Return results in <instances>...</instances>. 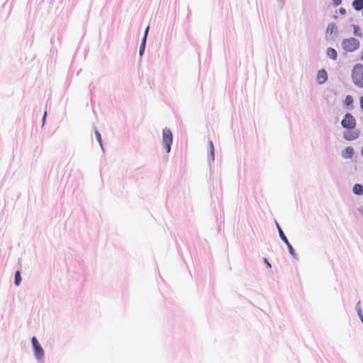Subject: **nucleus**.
<instances>
[{"label":"nucleus","instance_id":"13","mask_svg":"<svg viewBox=\"0 0 363 363\" xmlns=\"http://www.w3.org/2000/svg\"><path fill=\"white\" fill-rule=\"evenodd\" d=\"M353 192L357 195L363 194V186L359 184H356L353 186Z\"/></svg>","mask_w":363,"mask_h":363},{"label":"nucleus","instance_id":"7","mask_svg":"<svg viewBox=\"0 0 363 363\" xmlns=\"http://www.w3.org/2000/svg\"><path fill=\"white\" fill-rule=\"evenodd\" d=\"M328 79V74L325 69H320L317 74V80L319 84H323Z\"/></svg>","mask_w":363,"mask_h":363},{"label":"nucleus","instance_id":"12","mask_svg":"<svg viewBox=\"0 0 363 363\" xmlns=\"http://www.w3.org/2000/svg\"><path fill=\"white\" fill-rule=\"evenodd\" d=\"M326 52H327V55L329 58H330L333 60L337 59V54L336 50L334 48H328Z\"/></svg>","mask_w":363,"mask_h":363},{"label":"nucleus","instance_id":"4","mask_svg":"<svg viewBox=\"0 0 363 363\" xmlns=\"http://www.w3.org/2000/svg\"><path fill=\"white\" fill-rule=\"evenodd\" d=\"M356 124L354 117L350 113H346L341 121L342 126L345 129L356 128Z\"/></svg>","mask_w":363,"mask_h":363},{"label":"nucleus","instance_id":"6","mask_svg":"<svg viewBox=\"0 0 363 363\" xmlns=\"http://www.w3.org/2000/svg\"><path fill=\"white\" fill-rule=\"evenodd\" d=\"M32 345L34 350L35 355L37 358L40 359L44 355V351L43 348L41 347L40 345L39 344L38 340L33 337L32 338Z\"/></svg>","mask_w":363,"mask_h":363},{"label":"nucleus","instance_id":"10","mask_svg":"<svg viewBox=\"0 0 363 363\" xmlns=\"http://www.w3.org/2000/svg\"><path fill=\"white\" fill-rule=\"evenodd\" d=\"M149 28L150 27L147 26L145 29V34H144V37H143V42L141 43V45H140V55H142L144 50H145V43H146V39H147V33H148V30H149Z\"/></svg>","mask_w":363,"mask_h":363},{"label":"nucleus","instance_id":"18","mask_svg":"<svg viewBox=\"0 0 363 363\" xmlns=\"http://www.w3.org/2000/svg\"><path fill=\"white\" fill-rule=\"evenodd\" d=\"M95 134H96V137L97 138V140L99 141V143L101 145V135H100L99 132L98 130H96L95 131Z\"/></svg>","mask_w":363,"mask_h":363},{"label":"nucleus","instance_id":"21","mask_svg":"<svg viewBox=\"0 0 363 363\" xmlns=\"http://www.w3.org/2000/svg\"><path fill=\"white\" fill-rule=\"evenodd\" d=\"M333 1L335 6H338L341 4L342 0H333Z\"/></svg>","mask_w":363,"mask_h":363},{"label":"nucleus","instance_id":"15","mask_svg":"<svg viewBox=\"0 0 363 363\" xmlns=\"http://www.w3.org/2000/svg\"><path fill=\"white\" fill-rule=\"evenodd\" d=\"M279 235H280L281 238L282 239V240H284L286 243L289 250H293L292 247L289 243L286 237L284 235L283 231L281 230V229L279 227Z\"/></svg>","mask_w":363,"mask_h":363},{"label":"nucleus","instance_id":"22","mask_svg":"<svg viewBox=\"0 0 363 363\" xmlns=\"http://www.w3.org/2000/svg\"><path fill=\"white\" fill-rule=\"evenodd\" d=\"M340 14H342V15H345V14L346 13V10H345V9H344V8H340Z\"/></svg>","mask_w":363,"mask_h":363},{"label":"nucleus","instance_id":"14","mask_svg":"<svg viewBox=\"0 0 363 363\" xmlns=\"http://www.w3.org/2000/svg\"><path fill=\"white\" fill-rule=\"evenodd\" d=\"M344 104L346 106L350 107V108H352V104H353V98L350 95L346 96Z\"/></svg>","mask_w":363,"mask_h":363},{"label":"nucleus","instance_id":"11","mask_svg":"<svg viewBox=\"0 0 363 363\" xmlns=\"http://www.w3.org/2000/svg\"><path fill=\"white\" fill-rule=\"evenodd\" d=\"M352 7L356 11H363V0H354L352 3Z\"/></svg>","mask_w":363,"mask_h":363},{"label":"nucleus","instance_id":"1","mask_svg":"<svg viewBox=\"0 0 363 363\" xmlns=\"http://www.w3.org/2000/svg\"><path fill=\"white\" fill-rule=\"evenodd\" d=\"M352 79L358 87H363V65L356 64L352 70Z\"/></svg>","mask_w":363,"mask_h":363},{"label":"nucleus","instance_id":"9","mask_svg":"<svg viewBox=\"0 0 363 363\" xmlns=\"http://www.w3.org/2000/svg\"><path fill=\"white\" fill-rule=\"evenodd\" d=\"M337 26L334 23H330L328 25L326 28V34L333 35V34L337 33Z\"/></svg>","mask_w":363,"mask_h":363},{"label":"nucleus","instance_id":"27","mask_svg":"<svg viewBox=\"0 0 363 363\" xmlns=\"http://www.w3.org/2000/svg\"><path fill=\"white\" fill-rule=\"evenodd\" d=\"M291 254L294 256V250H291L290 251Z\"/></svg>","mask_w":363,"mask_h":363},{"label":"nucleus","instance_id":"28","mask_svg":"<svg viewBox=\"0 0 363 363\" xmlns=\"http://www.w3.org/2000/svg\"><path fill=\"white\" fill-rule=\"evenodd\" d=\"M361 154L363 156V146H362V150H361Z\"/></svg>","mask_w":363,"mask_h":363},{"label":"nucleus","instance_id":"23","mask_svg":"<svg viewBox=\"0 0 363 363\" xmlns=\"http://www.w3.org/2000/svg\"><path fill=\"white\" fill-rule=\"evenodd\" d=\"M359 212L361 213V215L363 217V206L359 208Z\"/></svg>","mask_w":363,"mask_h":363},{"label":"nucleus","instance_id":"3","mask_svg":"<svg viewBox=\"0 0 363 363\" xmlns=\"http://www.w3.org/2000/svg\"><path fill=\"white\" fill-rule=\"evenodd\" d=\"M163 143L167 152H169L171 150V145L172 143V134L169 129L164 128L162 131Z\"/></svg>","mask_w":363,"mask_h":363},{"label":"nucleus","instance_id":"26","mask_svg":"<svg viewBox=\"0 0 363 363\" xmlns=\"http://www.w3.org/2000/svg\"><path fill=\"white\" fill-rule=\"evenodd\" d=\"M46 114H47V113L45 112L44 116H43V122L45 121Z\"/></svg>","mask_w":363,"mask_h":363},{"label":"nucleus","instance_id":"5","mask_svg":"<svg viewBox=\"0 0 363 363\" xmlns=\"http://www.w3.org/2000/svg\"><path fill=\"white\" fill-rule=\"evenodd\" d=\"M359 136V130L356 128H348L343 133V138L348 140H354Z\"/></svg>","mask_w":363,"mask_h":363},{"label":"nucleus","instance_id":"20","mask_svg":"<svg viewBox=\"0 0 363 363\" xmlns=\"http://www.w3.org/2000/svg\"><path fill=\"white\" fill-rule=\"evenodd\" d=\"M359 105L362 111H363V96L359 98Z\"/></svg>","mask_w":363,"mask_h":363},{"label":"nucleus","instance_id":"16","mask_svg":"<svg viewBox=\"0 0 363 363\" xmlns=\"http://www.w3.org/2000/svg\"><path fill=\"white\" fill-rule=\"evenodd\" d=\"M21 281V277L20 271H16L15 274V284L19 286Z\"/></svg>","mask_w":363,"mask_h":363},{"label":"nucleus","instance_id":"8","mask_svg":"<svg viewBox=\"0 0 363 363\" xmlns=\"http://www.w3.org/2000/svg\"><path fill=\"white\" fill-rule=\"evenodd\" d=\"M353 155L354 149L352 147H347L342 152V157L345 159H351Z\"/></svg>","mask_w":363,"mask_h":363},{"label":"nucleus","instance_id":"24","mask_svg":"<svg viewBox=\"0 0 363 363\" xmlns=\"http://www.w3.org/2000/svg\"><path fill=\"white\" fill-rule=\"evenodd\" d=\"M264 262L269 267H271V264L268 262V261L266 259H264Z\"/></svg>","mask_w":363,"mask_h":363},{"label":"nucleus","instance_id":"19","mask_svg":"<svg viewBox=\"0 0 363 363\" xmlns=\"http://www.w3.org/2000/svg\"><path fill=\"white\" fill-rule=\"evenodd\" d=\"M210 147H211V153L212 157L213 158L214 157V147H213L212 141H210Z\"/></svg>","mask_w":363,"mask_h":363},{"label":"nucleus","instance_id":"17","mask_svg":"<svg viewBox=\"0 0 363 363\" xmlns=\"http://www.w3.org/2000/svg\"><path fill=\"white\" fill-rule=\"evenodd\" d=\"M353 28H354V34L355 35H357V36H361L362 35V33L360 31V28H359L358 26H354Z\"/></svg>","mask_w":363,"mask_h":363},{"label":"nucleus","instance_id":"2","mask_svg":"<svg viewBox=\"0 0 363 363\" xmlns=\"http://www.w3.org/2000/svg\"><path fill=\"white\" fill-rule=\"evenodd\" d=\"M359 45V41L354 38H345L342 41V49L350 52L357 50Z\"/></svg>","mask_w":363,"mask_h":363},{"label":"nucleus","instance_id":"25","mask_svg":"<svg viewBox=\"0 0 363 363\" xmlns=\"http://www.w3.org/2000/svg\"><path fill=\"white\" fill-rule=\"evenodd\" d=\"M360 59L361 60L363 61V48H362V52H361V57H360Z\"/></svg>","mask_w":363,"mask_h":363}]
</instances>
